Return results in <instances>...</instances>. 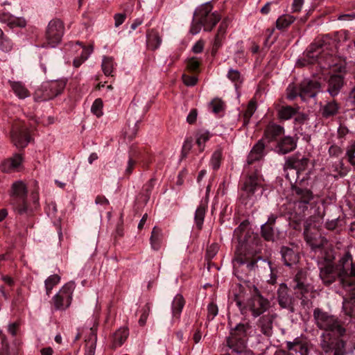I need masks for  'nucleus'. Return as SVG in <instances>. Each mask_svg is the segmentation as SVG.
<instances>
[{
    "mask_svg": "<svg viewBox=\"0 0 355 355\" xmlns=\"http://www.w3.org/2000/svg\"><path fill=\"white\" fill-rule=\"evenodd\" d=\"M333 255L326 254L318 261L320 278L325 286H329L339 279L342 286L347 291L354 290L355 263L349 252L345 253L340 260V264L336 265Z\"/></svg>",
    "mask_w": 355,
    "mask_h": 355,
    "instance_id": "nucleus-1",
    "label": "nucleus"
},
{
    "mask_svg": "<svg viewBox=\"0 0 355 355\" xmlns=\"http://www.w3.org/2000/svg\"><path fill=\"white\" fill-rule=\"evenodd\" d=\"M244 222L234 230L232 245L234 254L232 263L233 266V284L230 293L231 303H235L241 313L243 314L244 288L243 286L244 273Z\"/></svg>",
    "mask_w": 355,
    "mask_h": 355,
    "instance_id": "nucleus-2",
    "label": "nucleus"
},
{
    "mask_svg": "<svg viewBox=\"0 0 355 355\" xmlns=\"http://www.w3.org/2000/svg\"><path fill=\"white\" fill-rule=\"evenodd\" d=\"M220 18V15L216 11L212 12L211 3L203 4L194 12L190 33L192 35H196L200 31L202 27L204 28L205 31H211Z\"/></svg>",
    "mask_w": 355,
    "mask_h": 355,
    "instance_id": "nucleus-3",
    "label": "nucleus"
},
{
    "mask_svg": "<svg viewBox=\"0 0 355 355\" xmlns=\"http://www.w3.org/2000/svg\"><path fill=\"white\" fill-rule=\"evenodd\" d=\"M313 316L316 327L320 329L331 332L338 336H343L345 334V329L336 315L320 308H315Z\"/></svg>",
    "mask_w": 355,
    "mask_h": 355,
    "instance_id": "nucleus-4",
    "label": "nucleus"
},
{
    "mask_svg": "<svg viewBox=\"0 0 355 355\" xmlns=\"http://www.w3.org/2000/svg\"><path fill=\"white\" fill-rule=\"evenodd\" d=\"M330 40L329 37H324L312 43L309 46L305 57L299 60L297 63L301 66L312 64L319 59L324 58V52L329 49Z\"/></svg>",
    "mask_w": 355,
    "mask_h": 355,
    "instance_id": "nucleus-5",
    "label": "nucleus"
},
{
    "mask_svg": "<svg viewBox=\"0 0 355 355\" xmlns=\"http://www.w3.org/2000/svg\"><path fill=\"white\" fill-rule=\"evenodd\" d=\"M27 188L22 181H17L12 184L10 191V204L19 214H26L27 206Z\"/></svg>",
    "mask_w": 355,
    "mask_h": 355,
    "instance_id": "nucleus-6",
    "label": "nucleus"
},
{
    "mask_svg": "<svg viewBox=\"0 0 355 355\" xmlns=\"http://www.w3.org/2000/svg\"><path fill=\"white\" fill-rule=\"evenodd\" d=\"M66 83L63 80H53L44 83L38 88L34 98L36 101H45L51 100L60 94L65 87Z\"/></svg>",
    "mask_w": 355,
    "mask_h": 355,
    "instance_id": "nucleus-7",
    "label": "nucleus"
},
{
    "mask_svg": "<svg viewBox=\"0 0 355 355\" xmlns=\"http://www.w3.org/2000/svg\"><path fill=\"white\" fill-rule=\"evenodd\" d=\"M246 287L252 295L248 300V307L253 316L258 317L269 309L270 302L260 294L258 288L254 284L245 283Z\"/></svg>",
    "mask_w": 355,
    "mask_h": 355,
    "instance_id": "nucleus-8",
    "label": "nucleus"
},
{
    "mask_svg": "<svg viewBox=\"0 0 355 355\" xmlns=\"http://www.w3.org/2000/svg\"><path fill=\"white\" fill-rule=\"evenodd\" d=\"M227 345L232 353L242 355L244 352V324L242 321L232 327Z\"/></svg>",
    "mask_w": 355,
    "mask_h": 355,
    "instance_id": "nucleus-9",
    "label": "nucleus"
},
{
    "mask_svg": "<svg viewBox=\"0 0 355 355\" xmlns=\"http://www.w3.org/2000/svg\"><path fill=\"white\" fill-rule=\"evenodd\" d=\"M64 26L62 21L54 19L48 24L45 38L46 44L50 47H55L62 40L64 35Z\"/></svg>",
    "mask_w": 355,
    "mask_h": 355,
    "instance_id": "nucleus-10",
    "label": "nucleus"
},
{
    "mask_svg": "<svg viewBox=\"0 0 355 355\" xmlns=\"http://www.w3.org/2000/svg\"><path fill=\"white\" fill-rule=\"evenodd\" d=\"M74 288L75 283L68 282L53 297V305L56 310H64L70 306Z\"/></svg>",
    "mask_w": 355,
    "mask_h": 355,
    "instance_id": "nucleus-11",
    "label": "nucleus"
},
{
    "mask_svg": "<svg viewBox=\"0 0 355 355\" xmlns=\"http://www.w3.org/2000/svg\"><path fill=\"white\" fill-rule=\"evenodd\" d=\"M10 134L12 141L17 148H25L30 142L28 128L21 121H18L13 123Z\"/></svg>",
    "mask_w": 355,
    "mask_h": 355,
    "instance_id": "nucleus-12",
    "label": "nucleus"
},
{
    "mask_svg": "<svg viewBox=\"0 0 355 355\" xmlns=\"http://www.w3.org/2000/svg\"><path fill=\"white\" fill-rule=\"evenodd\" d=\"M286 345L287 350H277L274 355H309L310 354L308 343L300 338H295L293 341H287Z\"/></svg>",
    "mask_w": 355,
    "mask_h": 355,
    "instance_id": "nucleus-13",
    "label": "nucleus"
},
{
    "mask_svg": "<svg viewBox=\"0 0 355 355\" xmlns=\"http://www.w3.org/2000/svg\"><path fill=\"white\" fill-rule=\"evenodd\" d=\"M291 189L295 198V205L304 212L308 209V205L313 199V192L310 189L300 187L297 184H292Z\"/></svg>",
    "mask_w": 355,
    "mask_h": 355,
    "instance_id": "nucleus-14",
    "label": "nucleus"
},
{
    "mask_svg": "<svg viewBox=\"0 0 355 355\" xmlns=\"http://www.w3.org/2000/svg\"><path fill=\"white\" fill-rule=\"evenodd\" d=\"M321 87L320 83L314 80L304 79L300 85L299 96L303 101L316 96Z\"/></svg>",
    "mask_w": 355,
    "mask_h": 355,
    "instance_id": "nucleus-15",
    "label": "nucleus"
},
{
    "mask_svg": "<svg viewBox=\"0 0 355 355\" xmlns=\"http://www.w3.org/2000/svg\"><path fill=\"white\" fill-rule=\"evenodd\" d=\"M309 163V158L300 153H295L286 158L284 164V170H295V173L298 174L300 171H303L306 168Z\"/></svg>",
    "mask_w": 355,
    "mask_h": 355,
    "instance_id": "nucleus-16",
    "label": "nucleus"
},
{
    "mask_svg": "<svg viewBox=\"0 0 355 355\" xmlns=\"http://www.w3.org/2000/svg\"><path fill=\"white\" fill-rule=\"evenodd\" d=\"M320 343V346L325 353H333L334 355H344L345 352V343L342 340L325 339L324 334Z\"/></svg>",
    "mask_w": 355,
    "mask_h": 355,
    "instance_id": "nucleus-17",
    "label": "nucleus"
},
{
    "mask_svg": "<svg viewBox=\"0 0 355 355\" xmlns=\"http://www.w3.org/2000/svg\"><path fill=\"white\" fill-rule=\"evenodd\" d=\"M288 288L286 284H281L277 290V300L283 309H289L294 312V298L288 293Z\"/></svg>",
    "mask_w": 355,
    "mask_h": 355,
    "instance_id": "nucleus-18",
    "label": "nucleus"
},
{
    "mask_svg": "<svg viewBox=\"0 0 355 355\" xmlns=\"http://www.w3.org/2000/svg\"><path fill=\"white\" fill-rule=\"evenodd\" d=\"M344 86V76L342 74H332L327 81V92L332 97L336 96Z\"/></svg>",
    "mask_w": 355,
    "mask_h": 355,
    "instance_id": "nucleus-19",
    "label": "nucleus"
},
{
    "mask_svg": "<svg viewBox=\"0 0 355 355\" xmlns=\"http://www.w3.org/2000/svg\"><path fill=\"white\" fill-rule=\"evenodd\" d=\"M284 135V127L274 122H270L264 130V137L268 142L277 141Z\"/></svg>",
    "mask_w": 355,
    "mask_h": 355,
    "instance_id": "nucleus-20",
    "label": "nucleus"
},
{
    "mask_svg": "<svg viewBox=\"0 0 355 355\" xmlns=\"http://www.w3.org/2000/svg\"><path fill=\"white\" fill-rule=\"evenodd\" d=\"M23 162L21 154H15L12 157L5 159L0 164V169L3 173L17 171Z\"/></svg>",
    "mask_w": 355,
    "mask_h": 355,
    "instance_id": "nucleus-21",
    "label": "nucleus"
},
{
    "mask_svg": "<svg viewBox=\"0 0 355 355\" xmlns=\"http://www.w3.org/2000/svg\"><path fill=\"white\" fill-rule=\"evenodd\" d=\"M296 147V140L292 137L286 136L279 139L275 149L279 154L285 155L294 150Z\"/></svg>",
    "mask_w": 355,
    "mask_h": 355,
    "instance_id": "nucleus-22",
    "label": "nucleus"
},
{
    "mask_svg": "<svg viewBox=\"0 0 355 355\" xmlns=\"http://www.w3.org/2000/svg\"><path fill=\"white\" fill-rule=\"evenodd\" d=\"M304 237L306 243L311 248L312 250H316L321 248L324 243L327 242L326 239L323 237L317 236L316 235H313L309 231V228L308 225L304 227Z\"/></svg>",
    "mask_w": 355,
    "mask_h": 355,
    "instance_id": "nucleus-23",
    "label": "nucleus"
},
{
    "mask_svg": "<svg viewBox=\"0 0 355 355\" xmlns=\"http://www.w3.org/2000/svg\"><path fill=\"white\" fill-rule=\"evenodd\" d=\"M295 285L293 289L295 291H300L302 293H309V285L307 283V272L305 270H300L294 277Z\"/></svg>",
    "mask_w": 355,
    "mask_h": 355,
    "instance_id": "nucleus-24",
    "label": "nucleus"
},
{
    "mask_svg": "<svg viewBox=\"0 0 355 355\" xmlns=\"http://www.w3.org/2000/svg\"><path fill=\"white\" fill-rule=\"evenodd\" d=\"M261 179L259 178V171L256 169L255 173L249 175L248 178L245 179V193H248V196L253 195L257 189L261 187Z\"/></svg>",
    "mask_w": 355,
    "mask_h": 355,
    "instance_id": "nucleus-25",
    "label": "nucleus"
},
{
    "mask_svg": "<svg viewBox=\"0 0 355 355\" xmlns=\"http://www.w3.org/2000/svg\"><path fill=\"white\" fill-rule=\"evenodd\" d=\"M281 254L284 263L287 266H291L296 263L299 260V256L297 253L294 251L292 248L286 246H283L281 248Z\"/></svg>",
    "mask_w": 355,
    "mask_h": 355,
    "instance_id": "nucleus-26",
    "label": "nucleus"
},
{
    "mask_svg": "<svg viewBox=\"0 0 355 355\" xmlns=\"http://www.w3.org/2000/svg\"><path fill=\"white\" fill-rule=\"evenodd\" d=\"M265 145L261 140L259 141L252 148L248 156V164H252L257 161H259L263 156Z\"/></svg>",
    "mask_w": 355,
    "mask_h": 355,
    "instance_id": "nucleus-27",
    "label": "nucleus"
},
{
    "mask_svg": "<svg viewBox=\"0 0 355 355\" xmlns=\"http://www.w3.org/2000/svg\"><path fill=\"white\" fill-rule=\"evenodd\" d=\"M259 263L260 265H263V266H268L270 268V262L266 261V260L262 259L261 256L255 254L250 257L245 252V264L248 269L254 270L256 268L259 267Z\"/></svg>",
    "mask_w": 355,
    "mask_h": 355,
    "instance_id": "nucleus-28",
    "label": "nucleus"
},
{
    "mask_svg": "<svg viewBox=\"0 0 355 355\" xmlns=\"http://www.w3.org/2000/svg\"><path fill=\"white\" fill-rule=\"evenodd\" d=\"M8 83L12 92L19 98L24 99L30 96L28 89L21 82L9 80Z\"/></svg>",
    "mask_w": 355,
    "mask_h": 355,
    "instance_id": "nucleus-29",
    "label": "nucleus"
},
{
    "mask_svg": "<svg viewBox=\"0 0 355 355\" xmlns=\"http://www.w3.org/2000/svg\"><path fill=\"white\" fill-rule=\"evenodd\" d=\"M146 39L147 46L152 51L157 49L162 42V39L158 32L154 29L147 31Z\"/></svg>",
    "mask_w": 355,
    "mask_h": 355,
    "instance_id": "nucleus-30",
    "label": "nucleus"
},
{
    "mask_svg": "<svg viewBox=\"0 0 355 355\" xmlns=\"http://www.w3.org/2000/svg\"><path fill=\"white\" fill-rule=\"evenodd\" d=\"M273 320L274 317L269 314L265 315L259 319V326L263 334L270 336L272 334Z\"/></svg>",
    "mask_w": 355,
    "mask_h": 355,
    "instance_id": "nucleus-31",
    "label": "nucleus"
},
{
    "mask_svg": "<svg viewBox=\"0 0 355 355\" xmlns=\"http://www.w3.org/2000/svg\"><path fill=\"white\" fill-rule=\"evenodd\" d=\"M0 20L8 22L9 25L12 26L24 27L26 24V20L24 18L15 17L8 12L0 13Z\"/></svg>",
    "mask_w": 355,
    "mask_h": 355,
    "instance_id": "nucleus-32",
    "label": "nucleus"
},
{
    "mask_svg": "<svg viewBox=\"0 0 355 355\" xmlns=\"http://www.w3.org/2000/svg\"><path fill=\"white\" fill-rule=\"evenodd\" d=\"M162 239L163 235L161 229L154 227L150 239L152 248L155 250H158L161 247Z\"/></svg>",
    "mask_w": 355,
    "mask_h": 355,
    "instance_id": "nucleus-33",
    "label": "nucleus"
},
{
    "mask_svg": "<svg viewBox=\"0 0 355 355\" xmlns=\"http://www.w3.org/2000/svg\"><path fill=\"white\" fill-rule=\"evenodd\" d=\"M296 18L291 15H282L276 21V28L279 31H284L289 27Z\"/></svg>",
    "mask_w": 355,
    "mask_h": 355,
    "instance_id": "nucleus-34",
    "label": "nucleus"
},
{
    "mask_svg": "<svg viewBox=\"0 0 355 355\" xmlns=\"http://www.w3.org/2000/svg\"><path fill=\"white\" fill-rule=\"evenodd\" d=\"M339 110V105L336 101L328 102L322 108V115L324 118H329L330 116L336 115Z\"/></svg>",
    "mask_w": 355,
    "mask_h": 355,
    "instance_id": "nucleus-35",
    "label": "nucleus"
},
{
    "mask_svg": "<svg viewBox=\"0 0 355 355\" xmlns=\"http://www.w3.org/2000/svg\"><path fill=\"white\" fill-rule=\"evenodd\" d=\"M184 306V300L181 295H177L172 304L173 315L179 318L182 310Z\"/></svg>",
    "mask_w": 355,
    "mask_h": 355,
    "instance_id": "nucleus-36",
    "label": "nucleus"
},
{
    "mask_svg": "<svg viewBox=\"0 0 355 355\" xmlns=\"http://www.w3.org/2000/svg\"><path fill=\"white\" fill-rule=\"evenodd\" d=\"M343 308L346 315L355 318V291L349 300L344 301Z\"/></svg>",
    "mask_w": 355,
    "mask_h": 355,
    "instance_id": "nucleus-37",
    "label": "nucleus"
},
{
    "mask_svg": "<svg viewBox=\"0 0 355 355\" xmlns=\"http://www.w3.org/2000/svg\"><path fill=\"white\" fill-rule=\"evenodd\" d=\"M128 336V331L126 329H119L113 336L112 347L116 348L120 347L126 340Z\"/></svg>",
    "mask_w": 355,
    "mask_h": 355,
    "instance_id": "nucleus-38",
    "label": "nucleus"
},
{
    "mask_svg": "<svg viewBox=\"0 0 355 355\" xmlns=\"http://www.w3.org/2000/svg\"><path fill=\"white\" fill-rule=\"evenodd\" d=\"M90 330L92 336L88 340L85 355H95L97 336L96 329L91 328Z\"/></svg>",
    "mask_w": 355,
    "mask_h": 355,
    "instance_id": "nucleus-39",
    "label": "nucleus"
},
{
    "mask_svg": "<svg viewBox=\"0 0 355 355\" xmlns=\"http://www.w3.org/2000/svg\"><path fill=\"white\" fill-rule=\"evenodd\" d=\"M205 213L206 207L204 205H200L196 211L195 223L198 230L202 227Z\"/></svg>",
    "mask_w": 355,
    "mask_h": 355,
    "instance_id": "nucleus-40",
    "label": "nucleus"
},
{
    "mask_svg": "<svg viewBox=\"0 0 355 355\" xmlns=\"http://www.w3.org/2000/svg\"><path fill=\"white\" fill-rule=\"evenodd\" d=\"M297 112V110L291 106H282L278 111V117L283 120L290 119Z\"/></svg>",
    "mask_w": 355,
    "mask_h": 355,
    "instance_id": "nucleus-41",
    "label": "nucleus"
},
{
    "mask_svg": "<svg viewBox=\"0 0 355 355\" xmlns=\"http://www.w3.org/2000/svg\"><path fill=\"white\" fill-rule=\"evenodd\" d=\"M210 134L207 130H200L196 135V144L200 151L204 150L205 144L209 139Z\"/></svg>",
    "mask_w": 355,
    "mask_h": 355,
    "instance_id": "nucleus-42",
    "label": "nucleus"
},
{
    "mask_svg": "<svg viewBox=\"0 0 355 355\" xmlns=\"http://www.w3.org/2000/svg\"><path fill=\"white\" fill-rule=\"evenodd\" d=\"M257 108V102L255 97H254L249 101L247 107L245 108V125L248 123L249 119L252 116V114L256 111Z\"/></svg>",
    "mask_w": 355,
    "mask_h": 355,
    "instance_id": "nucleus-43",
    "label": "nucleus"
},
{
    "mask_svg": "<svg viewBox=\"0 0 355 355\" xmlns=\"http://www.w3.org/2000/svg\"><path fill=\"white\" fill-rule=\"evenodd\" d=\"M241 74L240 72L235 69H230L228 72V78L233 82H235V87L238 92V97L241 96V92L239 91V89L241 87V81L239 82V85L236 83V81L240 80Z\"/></svg>",
    "mask_w": 355,
    "mask_h": 355,
    "instance_id": "nucleus-44",
    "label": "nucleus"
},
{
    "mask_svg": "<svg viewBox=\"0 0 355 355\" xmlns=\"http://www.w3.org/2000/svg\"><path fill=\"white\" fill-rule=\"evenodd\" d=\"M261 235L265 240L270 241H274V229L273 227L268 224H263L261 226Z\"/></svg>",
    "mask_w": 355,
    "mask_h": 355,
    "instance_id": "nucleus-45",
    "label": "nucleus"
},
{
    "mask_svg": "<svg viewBox=\"0 0 355 355\" xmlns=\"http://www.w3.org/2000/svg\"><path fill=\"white\" fill-rule=\"evenodd\" d=\"M60 277L58 275H53L48 277L45 281V287L46 290V294L49 295L51 291L60 282Z\"/></svg>",
    "mask_w": 355,
    "mask_h": 355,
    "instance_id": "nucleus-46",
    "label": "nucleus"
},
{
    "mask_svg": "<svg viewBox=\"0 0 355 355\" xmlns=\"http://www.w3.org/2000/svg\"><path fill=\"white\" fill-rule=\"evenodd\" d=\"M114 67L112 58H104L102 62V69L105 76L111 75Z\"/></svg>",
    "mask_w": 355,
    "mask_h": 355,
    "instance_id": "nucleus-47",
    "label": "nucleus"
},
{
    "mask_svg": "<svg viewBox=\"0 0 355 355\" xmlns=\"http://www.w3.org/2000/svg\"><path fill=\"white\" fill-rule=\"evenodd\" d=\"M222 158V151L220 150H216L214 152L211 159V165L214 170H217L220 166V162Z\"/></svg>",
    "mask_w": 355,
    "mask_h": 355,
    "instance_id": "nucleus-48",
    "label": "nucleus"
},
{
    "mask_svg": "<svg viewBox=\"0 0 355 355\" xmlns=\"http://www.w3.org/2000/svg\"><path fill=\"white\" fill-rule=\"evenodd\" d=\"M218 313V306L213 302H210L207 306V319L208 321L212 320Z\"/></svg>",
    "mask_w": 355,
    "mask_h": 355,
    "instance_id": "nucleus-49",
    "label": "nucleus"
},
{
    "mask_svg": "<svg viewBox=\"0 0 355 355\" xmlns=\"http://www.w3.org/2000/svg\"><path fill=\"white\" fill-rule=\"evenodd\" d=\"M0 49L5 52H8L12 49L11 40L3 34L0 36Z\"/></svg>",
    "mask_w": 355,
    "mask_h": 355,
    "instance_id": "nucleus-50",
    "label": "nucleus"
},
{
    "mask_svg": "<svg viewBox=\"0 0 355 355\" xmlns=\"http://www.w3.org/2000/svg\"><path fill=\"white\" fill-rule=\"evenodd\" d=\"M346 155L350 164L355 167V140L347 147Z\"/></svg>",
    "mask_w": 355,
    "mask_h": 355,
    "instance_id": "nucleus-51",
    "label": "nucleus"
},
{
    "mask_svg": "<svg viewBox=\"0 0 355 355\" xmlns=\"http://www.w3.org/2000/svg\"><path fill=\"white\" fill-rule=\"evenodd\" d=\"M102 108L103 101L101 98H97L93 103V105L91 107V111L97 117H99L103 114Z\"/></svg>",
    "mask_w": 355,
    "mask_h": 355,
    "instance_id": "nucleus-52",
    "label": "nucleus"
},
{
    "mask_svg": "<svg viewBox=\"0 0 355 355\" xmlns=\"http://www.w3.org/2000/svg\"><path fill=\"white\" fill-rule=\"evenodd\" d=\"M142 313L139 320V324L140 326H144L146 323L147 318L150 311V304L147 303L141 310Z\"/></svg>",
    "mask_w": 355,
    "mask_h": 355,
    "instance_id": "nucleus-53",
    "label": "nucleus"
},
{
    "mask_svg": "<svg viewBox=\"0 0 355 355\" xmlns=\"http://www.w3.org/2000/svg\"><path fill=\"white\" fill-rule=\"evenodd\" d=\"M306 294H308V293H302L301 294L300 291L295 292V295L296 297L301 300V304L304 309H309L311 304V302L306 297Z\"/></svg>",
    "mask_w": 355,
    "mask_h": 355,
    "instance_id": "nucleus-54",
    "label": "nucleus"
},
{
    "mask_svg": "<svg viewBox=\"0 0 355 355\" xmlns=\"http://www.w3.org/2000/svg\"><path fill=\"white\" fill-rule=\"evenodd\" d=\"M213 112L219 113L224 107V103L219 98H214L209 104Z\"/></svg>",
    "mask_w": 355,
    "mask_h": 355,
    "instance_id": "nucleus-55",
    "label": "nucleus"
},
{
    "mask_svg": "<svg viewBox=\"0 0 355 355\" xmlns=\"http://www.w3.org/2000/svg\"><path fill=\"white\" fill-rule=\"evenodd\" d=\"M300 89H298L294 85L291 84L286 89V97L289 100L295 99L299 96Z\"/></svg>",
    "mask_w": 355,
    "mask_h": 355,
    "instance_id": "nucleus-56",
    "label": "nucleus"
},
{
    "mask_svg": "<svg viewBox=\"0 0 355 355\" xmlns=\"http://www.w3.org/2000/svg\"><path fill=\"white\" fill-rule=\"evenodd\" d=\"M218 250L219 246L217 243H212L208 246L206 252V259L207 260H211L213 259L218 252Z\"/></svg>",
    "mask_w": 355,
    "mask_h": 355,
    "instance_id": "nucleus-57",
    "label": "nucleus"
},
{
    "mask_svg": "<svg viewBox=\"0 0 355 355\" xmlns=\"http://www.w3.org/2000/svg\"><path fill=\"white\" fill-rule=\"evenodd\" d=\"M137 123H133L132 126L128 124V128L125 130V135L129 139H132L137 135Z\"/></svg>",
    "mask_w": 355,
    "mask_h": 355,
    "instance_id": "nucleus-58",
    "label": "nucleus"
},
{
    "mask_svg": "<svg viewBox=\"0 0 355 355\" xmlns=\"http://www.w3.org/2000/svg\"><path fill=\"white\" fill-rule=\"evenodd\" d=\"M0 355H10V346L5 336L1 338V347L0 349Z\"/></svg>",
    "mask_w": 355,
    "mask_h": 355,
    "instance_id": "nucleus-59",
    "label": "nucleus"
},
{
    "mask_svg": "<svg viewBox=\"0 0 355 355\" xmlns=\"http://www.w3.org/2000/svg\"><path fill=\"white\" fill-rule=\"evenodd\" d=\"M182 80L187 86H194L198 82V78L194 76L183 74Z\"/></svg>",
    "mask_w": 355,
    "mask_h": 355,
    "instance_id": "nucleus-60",
    "label": "nucleus"
},
{
    "mask_svg": "<svg viewBox=\"0 0 355 355\" xmlns=\"http://www.w3.org/2000/svg\"><path fill=\"white\" fill-rule=\"evenodd\" d=\"M200 66V62L196 58H192L189 60L187 63V68L192 71H196Z\"/></svg>",
    "mask_w": 355,
    "mask_h": 355,
    "instance_id": "nucleus-61",
    "label": "nucleus"
},
{
    "mask_svg": "<svg viewBox=\"0 0 355 355\" xmlns=\"http://www.w3.org/2000/svg\"><path fill=\"white\" fill-rule=\"evenodd\" d=\"M329 153L331 157H339L343 153L341 148L338 146L332 145L329 148Z\"/></svg>",
    "mask_w": 355,
    "mask_h": 355,
    "instance_id": "nucleus-62",
    "label": "nucleus"
},
{
    "mask_svg": "<svg viewBox=\"0 0 355 355\" xmlns=\"http://www.w3.org/2000/svg\"><path fill=\"white\" fill-rule=\"evenodd\" d=\"M304 0H293L292 3L293 12H298L301 10Z\"/></svg>",
    "mask_w": 355,
    "mask_h": 355,
    "instance_id": "nucleus-63",
    "label": "nucleus"
},
{
    "mask_svg": "<svg viewBox=\"0 0 355 355\" xmlns=\"http://www.w3.org/2000/svg\"><path fill=\"white\" fill-rule=\"evenodd\" d=\"M92 51H93L92 46H88V47H84L83 49V51L81 53L80 58L84 61H85L88 58V57L89 56V55L92 53Z\"/></svg>",
    "mask_w": 355,
    "mask_h": 355,
    "instance_id": "nucleus-64",
    "label": "nucleus"
}]
</instances>
